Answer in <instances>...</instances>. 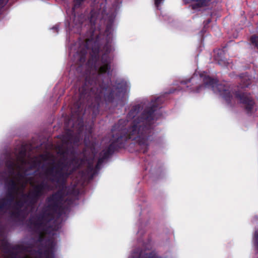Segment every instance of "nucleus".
<instances>
[{
  "label": "nucleus",
  "instance_id": "1",
  "mask_svg": "<svg viewBox=\"0 0 258 258\" xmlns=\"http://www.w3.org/2000/svg\"><path fill=\"white\" fill-rule=\"evenodd\" d=\"M115 16L113 13L108 14L105 18L106 28L103 34L98 35L95 40L87 39L85 47L78 51L76 55L77 63L82 67L86 62L87 50L91 48L90 57L86 66L94 73L85 77L84 82L79 88V100L74 104L72 108V118H76L77 126L73 123L71 128L66 129L61 141L63 144L76 145L80 142V135L84 129L83 118L84 106H88L96 116L99 112L100 105L108 104L118 100L120 94L125 89L124 84L116 83L117 91L115 93L113 88L106 83L103 77L108 78L112 75L111 64L113 57L109 55L111 51V42L112 39L113 25ZM110 79V78H109Z\"/></svg>",
  "mask_w": 258,
  "mask_h": 258
},
{
  "label": "nucleus",
  "instance_id": "2",
  "mask_svg": "<svg viewBox=\"0 0 258 258\" xmlns=\"http://www.w3.org/2000/svg\"><path fill=\"white\" fill-rule=\"evenodd\" d=\"M159 98L152 101L150 106L146 107L140 116L135 119L131 125L126 128L128 120L120 119L112 127V137L110 144L101 153V157L98 161V165L103 163L115 151L123 148L128 140L134 141L141 147L143 153L148 152L150 143L154 138L153 127L154 114L159 107Z\"/></svg>",
  "mask_w": 258,
  "mask_h": 258
},
{
  "label": "nucleus",
  "instance_id": "3",
  "mask_svg": "<svg viewBox=\"0 0 258 258\" xmlns=\"http://www.w3.org/2000/svg\"><path fill=\"white\" fill-rule=\"evenodd\" d=\"M57 149L61 159L50 163L49 167L44 171V175L48 181L56 183L59 187H63L69 176L81 167L86 159L85 157L79 158L75 155L74 150H72L71 151L72 156L67 160L65 156L69 152V148L62 145L58 146Z\"/></svg>",
  "mask_w": 258,
  "mask_h": 258
},
{
  "label": "nucleus",
  "instance_id": "4",
  "mask_svg": "<svg viewBox=\"0 0 258 258\" xmlns=\"http://www.w3.org/2000/svg\"><path fill=\"white\" fill-rule=\"evenodd\" d=\"M62 195L60 191H57L46 200V205L43 208L41 212L30 217L28 224L37 230H40L46 224L54 219V215L61 208Z\"/></svg>",
  "mask_w": 258,
  "mask_h": 258
},
{
  "label": "nucleus",
  "instance_id": "5",
  "mask_svg": "<svg viewBox=\"0 0 258 258\" xmlns=\"http://www.w3.org/2000/svg\"><path fill=\"white\" fill-rule=\"evenodd\" d=\"M32 187L30 192L22 194L21 199L14 202L13 206L14 211L12 213V216L15 217H19L22 212V208L25 205L28 207L34 206L46 191L51 189V185L44 181L32 185Z\"/></svg>",
  "mask_w": 258,
  "mask_h": 258
},
{
  "label": "nucleus",
  "instance_id": "6",
  "mask_svg": "<svg viewBox=\"0 0 258 258\" xmlns=\"http://www.w3.org/2000/svg\"><path fill=\"white\" fill-rule=\"evenodd\" d=\"M200 78H203V85H199L195 88H190L192 91L199 93L202 88L207 87L211 88L215 93L219 94L226 102L229 105H231L232 95L229 86L225 83H219L218 81L209 76L200 75Z\"/></svg>",
  "mask_w": 258,
  "mask_h": 258
},
{
  "label": "nucleus",
  "instance_id": "7",
  "mask_svg": "<svg viewBox=\"0 0 258 258\" xmlns=\"http://www.w3.org/2000/svg\"><path fill=\"white\" fill-rule=\"evenodd\" d=\"M5 166L7 169L8 175L7 176L6 171L1 172L0 179L5 181L7 191L18 192L19 189L18 183L13 178H11V177L15 175L16 170L20 169V166L13 158H10L8 160H6Z\"/></svg>",
  "mask_w": 258,
  "mask_h": 258
},
{
  "label": "nucleus",
  "instance_id": "8",
  "mask_svg": "<svg viewBox=\"0 0 258 258\" xmlns=\"http://www.w3.org/2000/svg\"><path fill=\"white\" fill-rule=\"evenodd\" d=\"M235 97L242 104L247 114H252L253 112L255 103L253 98L249 94L236 91L234 93Z\"/></svg>",
  "mask_w": 258,
  "mask_h": 258
},
{
  "label": "nucleus",
  "instance_id": "9",
  "mask_svg": "<svg viewBox=\"0 0 258 258\" xmlns=\"http://www.w3.org/2000/svg\"><path fill=\"white\" fill-rule=\"evenodd\" d=\"M5 258H27L26 256L22 255L17 250L20 248V245L11 246L7 241H4L2 244Z\"/></svg>",
  "mask_w": 258,
  "mask_h": 258
},
{
  "label": "nucleus",
  "instance_id": "10",
  "mask_svg": "<svg viewBox=\"0 0 258 258\" xmlns=\"http://www.w3.org/2000/svg\"><path fill=\"white\" fill-rule=\"evenodd\" d=\"M26 149L24 147L22 146L20 150L19 151L18 154H16V160H15L10 155L8 156L7 160H8L10 158H13L15 161V162L20 166L21 169L22 166L25 165L28 163L27 160L26 159Z\"/></svg>",
  "mask_w": 258,
  "mask_h": 258
},
{
  "label": "nucleus",
  "instance_id": "11",
  "mask_svg": "<svg viewBox=\"0 0 258 258\" xmlns=\"http://www.w3.org/2000/svg\"><path fill=\"white\" fill-rule=\"evenodd\" d=\"M18 192L7 191L6 197L0 199V202L7 210H9L15 200V195Z\"/></svg>",
  "mask_w": 258,
  "mask_h": 258
},
{
  "label": "nucleus",
  "instance_id": "12",
  "mask_svg": "<svg viewBox=\"0 0 258 258\" xmlns=\"http://www.w3.org/2000/svg\"><path fill=\"white\" fill-rule=\"evenodd\" d=\"M214 59L220 66H226L228 63L227 60L224 57V51L222 49H218L215 51Z\"/></svg>",
  "mask_w": 258,
  "mask_h": 258
},
{
  "label": "nucleus",
  "instance_id": "13",
  "mask_svg": "<svg viewBox=\"0 0 258 258\" xmlns=\"http://www.w3.org/2000/svg\"><path fill=\"white\" fill-rule=\"evenodd\" d=\"M211 0H191L190 7L193 10H196L208 6Z\"/></svg>",
  "mask_w": 258,
  "mask_h": 258
},
{
  "label": "nucleus",
  "instance_id": "14",
  "mask_svg": "<svg viewBox=\"0 0 258 258\" xmlns=\"http://www.w3.org/2000/svg\"><path fill=\"white\" fill-rule=\"evenodd\" d=\"M140 109L141 106L140 105L134 106L127 114V118L130 119L134 118L139 113Z\"/></svg>",
  "mask_w": 258,
  "mask_h": 258
},
{
  "label": "nucleus",
  "instance_id": "15",
  "mask_svg": "<svg viewBox=\"0 0 258 258\" xmlns=\"http://www.w3.org/2000/svg\"><path fill=\"white\" fill-rule=\"evenodd\" d=\"M251 83L250 80L247 78H242L239 83V87L241 89L247 88Z\"/></svg>",
  "mask_w": 258,
  "mask_h": 258
},
{
  "label": "nucleus",
  "instance_id": "16",
  "mask_svg": "<svg viewBox=\"0 0 258 258\" xmlns=\"http://www.w3.org/2000/svg\"><path fill=\"white\" fill-rule=\"evenodd\" d=\"M85 0H74L73 7L72 11L73 13L75 12V10L79 8Z\"/></svg>",
  "mask_w": 258,
  "mask_h": 258
},
{
  "label": "nucleus",
  "instance_id": "17",
  "mask_svg": "<svg viewBox=\"0 0 258 258\" xmlns=\"http://www.w3.org/2000/svg\"><path fill=\"white\" fill-rule=\"evenodd\" d=\"M30 162L31 163V166L32 168H37L40 165L41 163V162L37 159V157L32 158Z\"/></svg>",
  "mask_w": 258,
  "mask_h": 258
},
{
  "label": "nucleus",
  "instance_id": "18",
  "mask_svg": "<svg viewBox=\"0 0 258 258\" xmlns=\"http://www.w3.org/2000/svg\"><path fill=\"white\" fill-rule=\"evenodd\" d=\"M97 13L92 10L90 12V22L92 25H95L97 17Z\"/></svg>",
  "mask_w": 258,
  "mask_h": 258
},
{
  "label": "nucleus",
  "instance_id": "19",
  "mask_svg": "<svg viewBox=\"0 0 258 258\" xmlns=\"http://www.w3.org/2000/svg\"><path fill=\"white\" fill-rule=\"evenodd\" d=\"M250 42L258 49V36H252L250 38Z\"/></svg>",
  "mask_w": 258,
  "mask_h": 258
},
{
  "label": "nucleus",
  "instance_id": "20",
  "mask_svg": "<svg viewBox=\"0 0 258 258\" xmlns=\"http://www.w3.org/2000/svg\"><path fill=\"white\" fill-rule=\"evenodd\" d=\"M93 171L94 167L93 163L92 162H89L87 167V172L88 173H92Z\"/></svg>",
  "mask_w": 258,
  "mask_h": 258
},
{
  "label": "nucleus",
  "instance_id": "21",
  "mask_svg": "<svg viewBox=\"0 0 258 258\" xmlns=\"http://www.w3.org/2000/svg\"><path fill=\"white\" fill-rule=\"evenodd\" d=\"M152 254L153 255V256L156 257V258H159V257L156 255V254L154 253L153 252H150V253H140L139 256V258H145L146 255Z\"/></svg>",
  "mask_w": 258,
  "mask_h": 258
},
{
  "label": "nucleus",
  "instance_id": "22",
  "mask_svg": "<svg viewBox=\"0 0 258 258\" xmlns=\"http://www.w3.org/2000/svg\"><path fill=\"white\" fill-rule=\"evenodd\" d=\"M254 244L256 248V249L258 250V232H255L254 234Z\"/></svg>",
  "mask_w": 258,
  "mask_h": 258
},
{
  "label": "nucleus",
  "instance_id": "23",
  "mask_svg": "<svg viewBox=\"0 0 258 258\" xmlns=\"http://www.w3.org/2000/svg\"><path fill=\"white\" fill-rule=\"evenodd\" d=\"M164 0H155V5L157 9H159L160 4Z\"/></svg>",
  "mask_w": 258,
  "mask_h": 258
},
{
  "label": "nucleus",
  "instance_id": "24",
  "mask_svg": "<svg viewBox=\"0 0 258 258\" xmlns=\"http://www.w3.org/2000/svg\"><path fill=\"white\" fill-rule=\"evenodd\" d=\"M7 211V210L6 209V208L4 207V206L0 202V212L5 213Z\"/></svg>",
  "mask_w": 258,
  "mask_h": 258
},
{
  "label": "nucleus",
  "instance_id": "25",
  "mask_svg": "<svg viewBox=\"0 0 258 258\" xmlns=\"http://www.w3.org/2000/svg\"><path fill=\"white\" fill-rule=\"evenodd\" d=\"M7 0H0V8H3L6 3Z\"/></svg>",
  "mask_w": 258,
  "mask_h": 258
},
{
  "label": "nucleus",
  "instance_id": "26",
  "mask_svg": "<svg viewBox=\"0 0 258 258\" xmlns=\"http://www.w3.org/2000/svg\"><path fill=\"white\" fill-rule=\"evenodd\" d=\"M52 29L53 30L57 33L58 32V27L57 25L53 26L52 28Z\"/></svg>",
  "mask_w": 258,
  "mask_h": 258
},
{
  "label": "nucleus",
  "instance_id": "27",
  "mask_svg": "<svg viewBox=\"0 0 258 258\" xmlns=\"http://www.w3.org/2000/svg\"><path fill=\"white\" fill-rule=\"evenodd\" d=\"M17 176L19 177V178H22L23 177V175L22 173H21L20 172H18L17 174Z\"/></svg>",
  "mask_w": 258,
  "mask_h": 258
},
{
  "label": "nucleus",
  "instance_id": "28",
  "mask_svg": "<svg viewBox=\"0 0 258 258\" xmlns=\"http://www.w3.org/2000/svg\"><path fill=\"white\" fill-rule=\"evenodd\" d=\"M145 258H156L152 254L146 255Z\"/></svg>",
  "mask_w": 258,
  "mask_h": 258
},
{
  "label": "nucleus",
  "instance_id": "29",
  "mask_svg": "<svg viewBox=\"0 0 258 258\" xmlns=\"http://www.w3.org/2000/svg\"><path fill=\"white\" fill-rule=\"evenodd\" d=\"M42 239H43L42 235V234H40L39 239H38V241L39 242H41V241H42Z\"/></svg>",
  "mask_w": 258,
  "mask_h": 258
},
{
  "label": "nucleus",
  "instance_id": "30",
  "mask_svg": "<svg viewBox=\"0 0 258 258\" xmlns=\"http://www.w3.org/2000/svg\"><path fill=\"white\" fill-rule=\"evenodd\" d=\"M100 165H98V163H97L96 166H95V168L96 169H99L100 168Z\"/></svg>",
  "mask_w": 258,
  "mask_h": 258
},
{
  "label": "nucleus",
  "instance_id": "31",
  "mask_svg": "<svg viewBox=\"0 0 258 258\" xmlns=\"http://www.w3.org/2000/svg\"><path fill=\"white\" fill-rule=\"evenodd\" d=\"M37 253H38L39 254H41L42 252L41 249H39L37 251Z\"/></svg>",
  "mask_w": 258,
  "mask_h": 258
},
{
  "label": "nucleus",
  "instance_id": "32",
  "mask_svg": "<svg viewBox=\"0 0 258 258\" xmlns=\"http://www.w3.org/2000/svg\"><path fill=\"white\" fill-rule=\"evenodd\" d=\"M196 80V77H192V78L191 79V80H190V81H195Z\"/></svg>",
  "mask_w": 258,
  "mask_h": 258
},
{
  "label": "nucleus",
  "instance_id": "33",
  "mask_svg": "<svg viewBox=\"0 0 258 258\" xmlns=\"http://www.w3.org/2000/svg\"><path fill=\"white\" fill-rule=\"evenodd\" d=\"M185 3H189V2H188V1H185Z\"/></svg>",
  "mask_w": 258,
  "mask_h": 258
},
{
  "label": "nucleus",
  "instance_id": "34",
  "mask_svg": "<svg viewBox=\"0 0 258 258\" xmlns=\"http://www.w3.org/2000/svg\"><path fill=\"white\" fill-rule=\"evenodd\" d=\"M173 92H174V91H171L170 92V93H173Z\"/></svg>",
  "mask_w": 258,
  "mask_h": 258
}]
</instances>
